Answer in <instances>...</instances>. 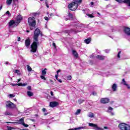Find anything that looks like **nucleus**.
Listing matches in <instances>:
<instances>
[{
	"instance_id": "1",
	"label": "nucleus",
	"mask_w": 130,
	"mask_h": 130,
	"mask_svg": "<svg viewBox=\"0 0 130 130\" xmlns=\"http://www.w3.org/2000/svg\"><path fill=\"white\" fill-rule=\"evenodd\" d=\"M41 34V31L40 29L38 28H36L34 34V40L32 44L31 45L30 51L31 52H36L37 50V46L39 44V42H38V38L39 37V35Z\"/></svg>"
},
{
	"instance_id": "19",
	"label": "nucleus",
	"mask_w": 130,
	"mask_h": 130,
	"mask_svg": "<svg viewBox=\"0 0 130 130\" xmlns=\"http://www.w3.org/2000/svg\"><path fill=\"white\" fill-rule=\"evenodd\" d=\"M68 17V19L70 20H73V19H74V16L71 13H69Z\"/></svg>"
},
{
	"instance_id": "25",
	"label": "nucleus",
	"mask_w": 130,
	"mask_h": 130,
	"mask_svg": "<svg viewBox=\"0 0 130 130\" xmlns=\"http://www.w3.org/2000/svg\"><path fill=\"white\" fill-rule=\"evenodd\" d=\"M13 2V0H7L6 4L7 5H8V6H10Z\"/></svg>"
},
{
	"instance_id": "48",
	"label": "nucleus",
	"mask_w": 130,
	"mask_h": 130,
	"mask_svg": "<svg viewBox=\"0 0 130 130\" xmlns=\"http://www.w3.org/2000/svg\"><path fill=\"white\" fill-rule=\"evenodd\" d=\"M45 4H46L47 8H49V6H48V4H47V2H45Z\"/></svg>"
},
{
	"instance_id": "57",
	"label": "nucleus",
	"mask_w": 130,
	"mask_h": 130,
	"mask_svg": "<svg viewBox=\"0 0 130 130\" xmlns=\"http://www.w3.org/2000/svg\"><path fill=\"white\" fill-rule=\"evenodd\" d=\"M96 94H97V93H96V92H93V93H92V94L94 95H96Z\"/></svg>"
},
{
	"instance_id": "42",
	"label": "nucleus",
	"mask_w": 130,
	"mask_h": 130,
	"mask_svg": "<svg viewBox=\"0 0 130 130\" xmlns=\"http://www.w3.org/2000/svg\"><path fill=\"white\" fill-rule=\"evenodd\" d=\"M44 19L46 20V21H48V20H49V18H48V17H45Z\"/></svg>"
},
{
	"instance_id": "38",
	"label": "nucleus",
	"mask_w": 130,
	"mask_h": 130,
	"mask_svg": "<svg viewBox=\"0 0 130 130\" xmlns=\"http://www.w3.org/2000/svg\"><path fill=\"white\" fill-rule=\"evenodd\" d=\"M27 89H28L29 91H32V88L31 86H27Z\"/></svg>"
},
{
	"instance_id": "64",
	"label": "nucleus",
	"mask_w": 130,
	"mask_h": 130,
	"mask_svg": "<svg viewBox=\"0 0 130 130\" xmlns=\"http://www.w3.org/2000/svg\"><path fill=\"white\" fill-rule=\"evenodd\" d=\"M14 101H17V99H14Z\"/></svg>"
},
{
	"instance_id": "11",
	"label": "nucleus",
	"mask_w": 130,
	"mask_h": 130,
	"mask_svg": "<svg viewBox=\"0 0 130 130\" xmlns=\"http://www.w3.org/2000/svg\"><path fill=\"white\" fill-rule=\"evenodd\" d=\"M109 101H110V100L108 98H102L101 99V102L103 103V104H106L107 103H109Z\"/></svg>"
},
{
	"instance_id": "40",
	"label": "nucleus",
	"mask_w": 130,
	"mask_h": 130,
	"mask_svg": "<svg viewBox=\"0 0 130 130\" xmlns=\"http://www.w3.org/2000/svg\"><path fill=\"white\" fill-rule=\"evenodd\" d=\"M108 110L112 111V110H113V109L111 107H109Z\"/></svg>"
},
{
	"instance_id": "50",
	"label": "nucleus",
	"mask_w": 130,
	"mask_h": 130,
	"mask_svg": "<svg viewBox=\"0 0 130 130\" xmlns=\"http://www.w3.org/2000/svg\"><path fill=\"white\" fill-rule=\"evenodd\" d=\"M53 46H54V47H56V45H55V43H53Z\"/></svg>"
},
{
	"instance_id": "26",
	"label": "nucleus",
	"mask_w": 130,
	"mask_h": 130,
	"mask_svg": "<svg viewBox=\"0 0 130 130\" xmlns=\"http://www.w3.org/2000/svg\"><path fill=\"white\" fill-rule=\"evenodd\" d=\"M81 109H78L76 111V112L75 113V115H79L80 113H81Z\"/></svg>"
},
{
	"instance_id": "56",
	"label": "nucleus",
	"mask_w": 130,
	"mask_h": 130,
	"mask_svg": "<svg viewBox=\"0 0 130 130\" xmlns=\"http://www.w3.org/2000/svg\"><path fill=\"white\" fill-rule=\"evenodd\" d=\"M12 86H17V84H13Z\"/></svg>"
},
{
	"instance_id": "55",
	"label": "nucleus",
	"mask_w": 130,
	"mask_h": 130,
	"mask_svg": "<svg viewBox=\"0 0 130 130\" xmlns=\"http://www.w3.org/2000/svg\"><path fill=\"white\" fill-rule=\"evenodd\" d=\"M47 114H48V113H45L44 114V115H47Z\"/></svg>"
},
{
	"instance_id": "37",
	"label": "nucleus",
	"mask_w": 130,
	"mask_h": 130,
	"mask_svg": "<svg viewBox=\"0 0 130 130\" xmlns=\"http://www.w3.org/2000/svg\"><path fill=\"white\" fill-rule=\"evenodd\" d=\"M64 19L65 21H68V20H69V17L68 16H66L64 17Z\"/></svg>"
},
{
	"instance_id": "9",
	"label": "nucleus",
	"mask_w": 130,
	"mask_h": 130,
	"mask_svg": "<svg viewBox=\"0 0 130 130\" xmlns=\"http://www.w3.org/2000/svg\"><path fill=\"white\" fill-rule=\"evenodd\" d=\"M6 106L9 108H16V105L10 101L7 102Z\"/></svg>"
},
{
	"instance_id": "36",
	"label": "nucleus",
	"mask_w": 130,
	"mask_h": 130,
	"mask_svg": "<svg viewBox=\"0 0 130 130\" xmlns=\"http://www.w3.org/2000/svg\"><path fill=\"white\" fill-rule=\"evenodd\" d=\"M8 127V130H12V129H14V127H11V126H7Z\"/></svg>"
},
{
	"instance_id": "5",
	"label": "nucleus",
	"mask_w": 130,
	"mask_h": 130,
	"mask_svg": "<svg viewBox=\"0 0 130 130\" xmlns=\"http://www.w3.org/2000/svg\"><path fill=\"white\" fill-rule=\"evenodd\" d=\"M17 121L18 122H8V123H18L19 124H22L25 127H28V126H29V125L25 124L24 122V117L21 118L19 120H18Z\"/></svg>"
},
{
	"instance_id": "45",
	"label": "nucleus",
	"mask_w": 130,
	"mask_h": 130,
	"mask_svg": "<svg viewBox=\"0 0 130 130\" xmlns=\"http://www.w3.org/2000/svg\"><path fill=\"white\" fill-rule=\"evenodd\" d=\"M6 15H10V11H8L6 13Z\"/></svg>"
},
{
	"instance_id": "24",
	"label": "nucleus",
	"mask_w": 130,
	"mask_h": 130,
	"mask_svg": "<svg viewBox=\"0 0 130 130\" xmlns=\"http://www.w3.org/2000/svg\"><path fill=\"white\" fill-rule=\"evenodd\" d=\"M88 117H90L91 118H93L94 117V113L92 112H90L88 115Z\"/></svg>"
},
{
	"instance_id": "4",
	"label": "nucleus",
	"mask_w": 130,
	"mask_h": 130,
	"mask_svg": "<svg viewBox=\"0 0 130 130\" xmlns=\"http://www.w3.org/2000/svg\"><path fill=\"white\" fill-rule=\"evenodd\" d=\"M118 127L121 130H130L129 125L126 124L124 123H122L119 124Z\"/></svg>"
},
{
	"instance_id": "33",
	"label": "nucleus",
	"mask_w": 130,
	"mask_h": 130,
	"mask_svg": "<svg viewBox=\"0 0 130 130\" xmlns=\"http://www.w3.org/2000/svg\"><path fill=\"white\" fill-rule=\"evenodd\" d=\"M67 80H68V81H70V80H72V76H69L67 77Z\"/></svg>"
},
{
	"instance_id": "35",
	"label": "nucleus",
	"mask_w": 130,
	"mask_h": 130,
	"mask_svg": "<svg viewBox=\"0 0 130 130\" xmlns=\"http://www.w3.org/2000/svg\"><path fill=\"white\" fill-rule=\"evenodd\" d=\"M15 94H9V97L10 98H13V97H15Z\"/></svg>"
},
{
	"instance_id": "14",
	"label": "nucleus",
	"mask_w": 130,
	"mask_h": 130,
	"mask_svg": "<svg viewBox=\"0 0 130 130\" xmlns=\"http://www.w3.org/2000/svg\"><path fill=\"white\" fill-rule=\"evenodd\" d=\"M30 39L28 38L26 40H25V45L26 47H29V46H30Z\"/></svg>"
},
{
	"instance_id": "22",
	"label": "nucleus",
	"mask_w": 130,
	"mask_h": 130,
	"mask_svg": "<svg viewBox=\"0 0 130 130\" xmlns=\"http://www.w3.org/2000/svg\"><path fill=\"white\" fill-rule=\"evenodd\" d=\"M85 43H86V44H89L90 42H91V39H87L84 40Z\"/></svg>"
},
{
	"instance_id": "44",
	"label": "nucleus",
	"mask_w": 130,
	"mask_h": 130,
	"mask_svg": "<svg viewBox=\"0 0 130 130\" xmlns=\"http://www.w3.org/2000/svg\"><path fill=\"white\" fill-rule=\"evenodd\" d=\"M17 86H22V83H18L17 84Z\"/></svg>"
},
{
	"instance_id": "8",
	"label": "nucleus",
	"mask_w": 130,
	"mask_h": 130,
	"mask_svg": "<svg viewBox=\"0 0 130 130\" xmlns=\"http://www.w3.org/2000/svg\"><path fill=\"white\" fill-rule=\"evenodd\" d=\"M15 25H16V26H17L18 25H17V22L16 21L14 20H10V21L9 22V27L10 28L12 27V28H14V27H15Z\"/></svg>"
},
{
	"instance_id": "47",
	"label": "nucleus",
	"mask_w": 130,
	"mask_h": 130,
	"mask_svg": "<svg viewBox=\"0 0 130 130\" xmlns=\"http://www.w3.org/2000/svg\"><path fill=\"white\" fill-rule=\"evenodd\" d=\"M57 81H58V82H59V83H62V81H61V79H58Z\"/></svg>"
},
{
	"instance_id": "16",
	"label": "nucleus",
	"mask_w": 130,
	"mask_h": 130,
	"mask_svg": "<svg viewBox=\"0 0 130 130\" xmlns=\"http://www.w3.org/2000/svg\"><path fill=\"white\" fill-rule=\"evenodd\" d=\"M112 89L114 92L116 91V89H117V85L116 84L114 83L112 86Z\"/></svg>"
},
{
	"instance_id": "49",
	"label": "nucleus",
	"mask_w": 130,
	"mask_h": 130,
	"mask_svg": "<svg viewBox=\"0 0 130 130\" xmlns=\"http://www.w3.org/2000/svg\"><path fill=\"white\" fill-rule=\"evenodd\" d=\"M18 41H21V38L20 37L18 38Z\"/></svg>"
},
{
	"instance_id": "59",
	"label": "nucleus",
	"mask_w": 130,
	"mask_h": 130,
	"mask_svg": "<svg viewBox=\"0 0 130 130\" xmlns=\"http://www.w3.org/2000/svg\"><path fill=\"white\" fill-rule=\"evenodd\" d=\"M3 9V6L1 5V7H0V10H2Z\"/></svg>"
},
{
	"instance_id": "61",
	"label": "nucleus",
	"mask_w": 130,
	"mask_h": 130,
	"mask_svg": "<svg viewBox=\"0 0 130 130\" xmlns=\"http://www.w3.org/2000/svg\"><path fill=\"white\" fill-rule=\"evenodd\" d=\"M6 64H9V62L8 61H7V62H6Z\"/></svg>"
},
{
	"instance_id": "6",
	"label": "nucleus",
	"mask_w": 130,
	"mask_h": 130,
	"mask_svg": "<svg viewBox=\"0 0 130 130\" xmlns=\"http://www.w3.org/2000/svg\"><path fill=\"white\" fill-rule=\"evenodd\" d=\"M28 23L29 26H31V27H35V25H36V21L35 20V18L33 17H29L28 19Z\"/></svg>"
},
{
	"instance_id": "51",
	"label": "nucleus",
	"mask_w": 130,
	"mask_h": 130,
	"mask_svg": "<svg viewBox=\"0 0 130 130\" xmlns=\"http://www.w3.org/2000/svg\"><path fill=\"white\" fill-rule=\"evenodd\" d=\"M50 93H51V96H53V91H51Z\"/></svg>"
},
{
	"instance_id": "63",
	"label": "nucleus",
	"mask_w": 130,
	"mask_h": 130,
	"mask_svg": "<svg viewBox=\"0 0 130 130\" xmlns=\"http://www.w3.org/2000/svg\"><path fill=\"white\" fill-rule=\"evenodd\" d=\"M128 7H130V2L128 3Z\"/></svg>"
},
{
	"instance_id": "17",
	"label": "nucleus",
	"mask_w": 130,
	"mask_h": 130,
	"mask_svg": "<svg viewBox=\"0 0 130 130\" xmlns=\"http://www.w3.org/2000/svg\"><path fill=\"white\" fill-rule=\"evenodd\" d=\"M4 115H9V116H11V115H13V114L12 113V112H11L10 111V110H7L6 111V112L4 113Z\"/></svg>"
},
{
	"instance_id": "53",
	"label": "nucleus",
	"mask_w": 130,
	"mask_h": 130,
	"mask_svg": "<svg viewBox=\"0 0 130 130\" xmlns=\"http://www.w3.org/2000/svg\"><path fill=\"white\" fill-rule=\"evenodd\" d=\"M90 5L91 6H93L94 5V2H91Z\"/></svg>"
},
{
	"instance_id": "27",
	"label": "nucleus",
	"mask_w": 130,
	"mask_h": 130,
	"mask_svg": "<svg viewBox=\"0 0 130 130\" xmlns=\"http://www.w3.org/2000/svg\"><path fill=\"white\" fill-rule=\"evenodd\" d=\"M84 102H85V100L82 99H80L78 101V102L79 104H82V103H83Z\"/></svg>"
},
{
	"instance_id": "13",
	"label": "nucleus",
	"mask_w": 130,
	"mask_h": 130,
	"mask_svg": "<svg viewBox=\"0 0 130 130\" xmlns=\"http://www.w3.org/2000/svg\"><path fill=\"white\" fill-rule=\"evenodd\" d=\"M57 105H58V102H51L50 103V105L49 106L50 107H56V106H57Z\"/></svg>"
},
{
	"instance_id": "46",
	"label": "nucleus",
	"mask_w": 130,
	"mask_h": 130,
	"mask_svg": "<svg viewBox=\"0 0 130 130\" xmlns=\"http://www.w3.org/2000/svg\"><path fill=\"white\" fill-rule=\"evenodd\" d=\"M55 78H56V80H58V75H55Z\"/></svg>"
},
{
	"instance_id": "31",
	"label": "nucleus",
	"mask_w": 130,
	"mask_h": 130,
	"mask_svg": "<svg viewBox=\"0 0 130 130\" xmlns=\"http://www.w3.org/2000/svg\"><path fill=\"white\" fill-rule=\"evenodd\" d=\"M120 53H121V51H120L117 54L118 58H120Z\"/></svg>"
},
{
	"instance_id": "41",
	"label": "nucleus",
	"mask_w": 130,
	"mask_h": 130,
	"mask_svg": "<svg viewBox=\"0 0 130 130\" xmlns=\"http://www.w3.org/2000/svg\"><path fill=\"white\" fill-rule=\"evenodd\" d=\"M15 73L16 74H19L20 73V71L16 70H15Z\"/></svg>"
},
{
	"instance_id": "30",
	"label": "nucleus",
	"mask_w": 130,
	"mask_h": 130,
	"mask_svg": "<svg viewBox=\"0 0 130 130\" xmlns=\"http://www.w3.org/2000/svg\"><path fill=\"white\" fill-rule=\"evenodd\" d=\"M130 2V0H124V1H122V3H125V4H128Z\"/></svg>"
},
{
	"instance_id": "52",
	"label": "nucleus",
	"mask_w": 130,
	"mask_h": 130,
	"mask_svg": "<svg viewBox=\"0 0 130 130\" xmlns=\"http://www.w3.org/2000/svg\"><path fill=\"white\" fill-rule=\"evenodd\" d=\"M33 27L34 26H30V30H33Z\"/></svg>"
},
{
	"instance_id": "43",
	"label": "nucleus",
	"mask_w": 130,
	"mask_h": 130,
	"mask_svg": "<svg viewBox=\"0 0 130 130\" xmlns=\"http://www.w3.org/2000/svg\"><path fill=\"white\" fill-rule=\"evenodd\" d=\"M42 111H43V112H45V111H46V109H45V108H43V109H42Z\"/></svg>"
},
{
	"instance_id": "15",
	"label": "nucleus",
	"mask_w": 130,
	"mask_h": 130,
	"mask_svg": "<svg viewBox=\"0 0 130 130\" xmlns=\"http://www.w3.org/2000/svg\"><path fill=\"white\" fill-rule=\"evenodd\" d=\"M96 58L100 59V60H104L105 59V56L98 55L96 56Z\"/></svg>"
},
{
	"instance_id": "18",
	"label": "nucleus",
	"mask_w": 130,
	"mask_h": 130,
	"mask_svg": "<svg viewBox=\"0 0 130 130\" xmlns=\"http://www.w3.org/2000/svg\"><path fill=\"white\" fill-rule=\"evenodd\" d=\"M122 83L124 84V86H126L128 89H130V86L128 84H126V82L124 79H123L122 80Z\"/></svg>"
},
{
	"instance_id": "62",
	"label": "nucleus",
	"mask_w": 130,
	"mask_h": 130,
	"mask_svg": "<svg viewBox=\"0 0 130 130\" xmlns=\"http://www.w3.org/2000/svg\"><path fill=\"white\" fill-rule=\"evenodd\" d=\"M26 84H22V85L21 86H26Z\"/></svg>"
},
{
	"instance_id": "3",
	"label": "nucleus",
	"mask_w": 130,
	"mask_h": 130,
	"mask_svg": "<svg viewBox=\"0 0 130 130\" xmlns=\"http://www.w3.org/2000/svg\"><path fill=\"white\" fill-rule=\"evenodd\" d=\"M79 5L80 4L76 3V2L74 1V2H72L71 4L69 5L68 8L69 10H71V11H76V10L78 9Z\"/></svg>"
},
{
	"instance_id": "39",
	"label": "nucleus",
	"mask_w": 130,
	"mask_h": 130,
	"mask_svg": "<svg viewBox=\"0 0 130 130\" xmlns=\"http://www.w3.org/2000/svg\"><path fill=\"white\" fill-rule=\"evenodd\" d=\"M116 2H117L118 3H119L120 4L122 3V0H115Z\"/></svg>"
},
{
	"instance_id": "29",
	"label": "nucleus",
	"mask_w": 130,
	"mask_h": 130,
	"mask_svg": "<svg viewBox=\"0 0 130 130\" xmlns=\"http://www.w3.org/2000/svg\"><path fill=\"white\" fill-rule=\"evenodd\" d=\"M27 68L28 72H31V71H32V68H31V67H30L29 65H27Z\"/></svg>"
},
{
	"instance_id": "60",
	"label": "nucleus",
	"mask_w": 130,
	"mask_h": 130,
	"mask_svg": "<svg viewBox=\"0 0 130 130\" xmlns=\"http://www.w3.org/2000/svg\"><path fill=\"white\" fill-rule=\"evenodd\" d=\"M19 82H21V78H20L19 79H18V83H19Z\"/></svg>"
},
{
	"instance_id": "7",
	"label": "nucleus",
	"mask_w": 130,
	"mask_h": 130,
	"mask_svg": "<svg viewBox=\"0 0 130 130\" xmlns=\"http://www.w3.org/2000/svg\"><path fill=\"white\" fill-rule=\"evenodd\" d=\"M89 126H91L92 127H93L94 129L95 130H104L103 128L98 127V125L96 124L92 123H89Z\"/></svg>"
},
{
	"instance_id": "10",
	"label": "nucleus",
	"mask_w": 130,
	"mask_h": 130,
	"mask_svg": "<svg viewBox=\"0 0 130 130\" xmlns=\"http://www.w3.org/2000/svg\"><path fill=\"white\" fill-rule=\"evenodd\" d=\"M23 19V17H22V15H19L17 16L16 17V19L15 20V22H16L17 25H19V23H21V21H22Z\"/></svg>"
},
{
	"instance_id": "28",
	"label": "nucleus",
	"mask_w": 130,
	"mask_h": 130,
	"mask_svg": "<svg viewBox=\"0 0 130 130\" xmlns=\"http://www.w3.org/2000/svg\"><path fill=\"white\" fill-rule=\"evenodd\" d=\"M82 1L83 0H75L74 1L76 2L79 5H81V4H82Z\"/></svg>"
},
{
	"instance_id": "32",
	"label": "nucleus",
	"mask_w": 130,
	"mask_h": 130,
	"mask_svg": "<svg viewBox=\"0 0 130 130\" xmlns=\"http://www.w3.org/2000/svg\"><path fill=\"white\" fill-rule=\"evenodd\" d=\"M40 78L42 79V80H46V78H45V77H44V75H41L40 76Z\"/></svg>"
},
{
	"instance_id": "2",
	"label": "nucleus",
	"mask_w": 130,
	"mask_h": 130,
	"mask_svg": "<svg viewBox=\"0 0 130 130\" xmlns=\"http://www.w3.org/2000/svg\"><path fill=\"white\" fill-rule=\"evenodd\" d=\"M79 5L80 4L76 3V2L74 1V2H72L71 4L69 5L68 8L69 10H71V11H76V10L78 9Z\"/></svg>"
},
{
	"instance_id": "21",
	"label": "nucleus",
	"mask_w": 130,
	"mask_h": 130,
	"mask_svg": "<svg viewBox=\"0 0 130 130\" xmlns=\"http://www.w3.org/2000/svg\"><path fill=\"white\" fill-rule=\"evenodd\" d=\"M72 52H73V54L74 55V56H75V57H78V56H79V55L78 54V53L77 52V51L73 50Z\"/></svg>"
},
{
	"instance_id": "34",
	"label": "nucleus",
	"mask_w": 130,
	"mask_h": 130,
	"mask_svg": "<svg viewBox=\"0 0 130 130\" xmlns=\"http://www.w3.org/2000/svg\"><path fill=\"white\" fill-rule=\"evenodd\" d=\"M87 15L89 18H94V16H93V15H92V14H87Z\"/></svg>"
},
{
	"instance_id": "58",
	"label": "nucleus",
	"mask_w": 130,
	"mask_h": 130,
	"mask_svg": "<svg viewBox=\"0 0 130 130\" xmlns=\"http://www.w3.org/2000/svg\"><path fill=\"white\" fill-rule=\"evenodd\" d=\"M104 128H105V129H107V128H108V127H107V126H105L104 127Z\"/></svg>"
},
{
	"instance_id": "23",
	"label": "nucleus",
	"mask_w": 130,
	"mask_h": 130,
	"mask_svg": "<svg viewBox=\"0 0 130 130\" xmlns=\"http://www.w3.org/2000/svg\"><path fill=\"white\" fill-rule=\"evenodd\" d=\"M46 70H47L46 68H45L44 70L42 71V76H45L46 75Z\"/></svg>"
},
{
	"instance_id": "54",
	"label": "nucleus",
	"mask_w": 130,
	"mask_h": 130,
	"mask_svg": "<svg viewBox=\"0 0 130 130\" xmlns=\"http://www.w3.org/2000/svg\"><path fill=\"white\" fill-rule=\"evenodd\" d=\"M60 70H58L57 71V74H58V73H60Z\"/></svg>"
},
{
	"instance_id": "12",
	"label": "nucleus",
	"mask_w": 130,
	"mask_h": 130,
	"mask_svg": "<svg viewBox=\"0 0 130 130\" xmlns=\"http://www.w3.org/2000/svg\"><path fill=\"white\" fill-rule=\"evenodd\" d=\"M124 32L125 34H126V35L130 36V28L129 27H125L124 28Z\"/></svg>"
},
{
	"instance_id": "20",
	"label": "nucleus",
	"mask_w": 130,
	"mask_h": 130,
	"mask_svg": "<svg viewBox=\"0 0 130 130\" xmlns=\"http://www.w3.org/2000/svg\"><path fill=\"white\" fill-rule=\"evenodd\" d=\"M27 94L28 97H31V96H33L34 95V93L30 91H27Z\"/></svg>"
}]
</instances>
